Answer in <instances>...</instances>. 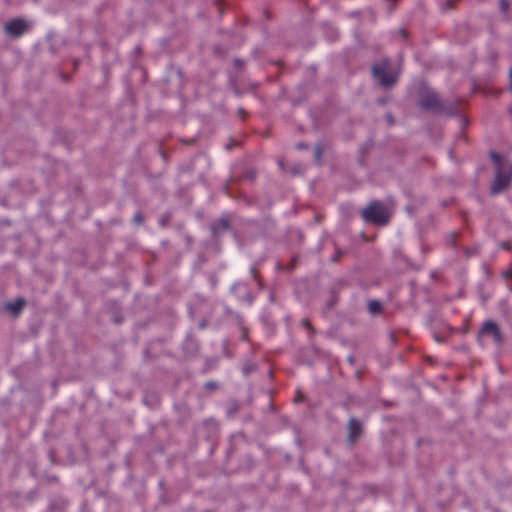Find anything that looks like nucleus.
Returning <instances> with one entry per match:
<instances>
[{"label":"nucleus","mask_w":512,"mask_h":512,"mask_svg":"<svg viewBox=\"0 0 512 512\" xmlns=\"http://www.w3.org/2000/svg\"><path fill=\"white\" fill-rule=\"evenodd\" d=\"M490 156L496 164L495 179L491 186V193L498 194L510 185L512 180V163L502 160L501 156L495 152H492Z\"/></svg>","instance_id":"nucleus-1"},{"label":"nucleus","mask_w":512,"mask_h":512,"mask_svg":"<svg viewBox=\"0 0 512 512\" xmlns=\"http://www.w3.org/2000/svg\"><path fill=\"white\" fill-rule=\"evenodd\" d=\"M392 212L381 201L370 202L362 211V218L365 222L377 226H385L389 223Z\"/></svg>","instance_id":"nucleus-2"},{"label":"nucleus","mask_w":512,"mask_h":512,"mask_svg":"<svg viewBox=\"0 0 512 512\" xmlns=\"http://www.w3.org/2000/svg\"><path fill=\"white\" fill-rule=\"evenodd\" d=\"M373 77L383 87H392L398 79V72L394 71L388 59H383L372 67Z\"/></svg>","instance_id":"nucleus-3"},{"label":"nucleus","mask_w":512,"mask_h":512,"mask_svg":"<svg viewBox=\"0 0 512 512\" xmlns=\"http://www.w3.org/2000/svg\"><path fill=\"white\" fill-rule=\"evenodd\" d=\"M419 105L422 109L434 112H442L443 106L438 97L434 92H427L422 96L419 101Z\"/></svg>","instance_id":"nucleus-4"},{"label":"nucleus","mask_w":512,"mask_h":512,"mask_svg":"<svg viewBox=\"0 0 512 512\" xmlns=\"http://www.w3.org/2000/svg\"><path fill=\"white\" fill-rule=\"evenodd\" d=\"M4 30L11 37L18 38L28 30V24L25 20L16 18L5 24Z\"/></svg>","instance_id":"nucleus-5"},{"label":"nucleus","mask_w":512,"mask_h":512,"mask_svg":"<svg viewBox=\"0 0 512 512\" xmlns=\"http://www.w3.org/2000/svg\"><path fill=\"white\" fill-rule=\"evenodd\" d=\"M481 335H488L493 338L497 344H501L503 341L502 333L499 326L494 321H486L480 331Z\"/></svg>","instance_id":"nucleus-6"},{"label":"nucleus","mask_w":512,"mask_h":512,"mask_svg":"<svg viewBox=\"0 0 512 512\" xmlns=\"http://www.w3.org/2000/svg\"><path fill=\"white\" fill-rule=\"evenodd\" d=\"M348 441L350 443H355L356 440L360 437L362 434V425L361 423L356 420L355 418H351L348 423Z\"/></svg>","instance_id":"nucleus-7"},{"label":"nucleus","mask_w":512,"mask_h":512,"mask_svg":"<svg viewBox=\"0 0 512 512\" xmlns=\"http://www.w3.org/2000/svg\"><path fill=\"white\" fill-rule=\"evenodd\" d=\"M25 306V300L22 298L16 299L14 302H10L6 305V308L13 314H19Z\"/></svg>","instance_id":"nucleus-8"},{"label":"nucleus","mask_w":512,"mask_h":512,"mask_svg":"<svg viewBox=\"0 0 512 512\" xmlns=\"http://www.w3.org/2000/svg\"><path fill=\"white\" fill-rule=\"evenodd\" d=\"M368 308L372 314H377L381 311V304L378 301L372 300L369 302Z\"/></svg>","instance_id":"nucleus-9"},{"label":"nucleus","mask_w":512,"mask_h":512,"mask_svg":"<svg viewBox=\"0 0 512 512\" xmlns=\"http://www.w3.org/2000/svg\"><path fill=\"white\" fill-rule=\"evenodd\" d=\"M205 388L207 390H216L218 388V383L214 381H209L205 383Z\"/></svg>","instance_id":"nucleus-10"},{"label":"nucleus","mask_w":512,"mask_h":512,"mask_svg":"<svg viewBox=\"0 0 512 512\" xmlns=\"http://www.w3.org/2000/svg\"><path fill=\"white\" fill-rule=\"evenodd\" d=\"M322 153H323L322 148L320 146H316V148H315V158H316V160L318 162L321 161Z\"/></svg>","instance_id":"nucleus-11"},{"label":"nucleus","mask_w":512,"mask_h":512,"mask_svg":"<svg viewBox=\"0 0 512 512\" xmlns=\"http://www.w3.org/2000/svg\"><path fill=\"white\" fill-rule=\"evenodd\" d=\"M343 254H344V253H343L342 251H340V250H339V251H337V252L335 253V255L332 257V261H333V262H337V261H339L340 257H341Z\"/></svg>","instance_id":"nucleus-12"},{"label":"nucleus","mask_w":512,"mask_h":512,"mask_svg":"<svg viewBox=\"0 0 512 512\" xmlns=\"http://www.w3.org/2000/svg\"><path fill=\"white\" fill-rule=\"evenodd\" d=\"M302 325L310 330H312V325L309 321V319L305 318L302 320Z\"/></svg>","instance_id":"nucleus-13"},{"label":"nucleus","mask_w":512,"mask_h":512,"mask_svg":"<svg viewBox=\"0 0 512 512\" xmlns=\"http://www.w3.org/2000/svg\"><path fill=\"white\" fill-rule=\"evenodd\" d=\"M503 277L506 279L512 278V269L506 270L502 273Z\"/></svg>","instance_id":"nucleus-14"},{"label":"nucleus","mask_w":512,"mask_h":512,"mask_svg":"<svg viewBox=\"0 0 512 512\" xmlns=\"http://www.w3.org/2000/svg\"><path fill=\"white\" fill-rule=\"evenodd\" d=\"M134 221H135L136 223H138V224H141V223L143 222V217H142V215H141V214H136V215L134 216Z\"/></svg>","instance_id":"nucleus-15"},{"label":"nucleus","mask_w":512,"mask_h":512,"mask_svg":"<svg viewBox=\"0 0 512 512\" xmlns=\"http://www.w3.org/2000/svg\"><path fill=\"white\" fill-rule=\"evenodd\" d=\"M220 225H221V227H222L223 229H228V227H229V223H228V221H227V220H222V221H220Z\"/></svg>","instance_id":"nucleus-16"},{"label":"nucleus","mask_w":512,"mask_h":512,"mask_svg":"<svg viewBox=\"0 0 512 512\" xmlns=\"http://www.w3.org/2000/svg\"><path fill=\"white\" fill-rule=\"evenodd\" d=\"M307 147H308V145H307V144H304V143H298V144H297V148H298V149H304V148H307Z\"/></svg>","instance_id":"nucleus-17"},{"label":"nucleus","mask_w":512,"mask_h":512,"mask_svg":"<svg viewBox=\"0 0 512 512\" xmlns=\"http://www.w3.org/2000/svg\"><path fill=\"white\" fill-rule=\"evenodd\" d=\"M507 8H508V4L505 1H503L502 2V10L506 11Z\"/></svg>","instance_id":"nucleus-18"},{"label":"nucleus","mask_w":512,"mask_h":512,"mask_svg":"<svg viewBox=\"0 0 512 512\" xmlns=\"http://www.w3.org/2000/svg\"><path fill=\"white\" fill-rule=\"evenodd\" d=\"M400 34L403 37H406V31L404 29L400 30Z\"/></svg>","instance_id":"nucleus-19"},{"label":"nucleus","mask_w":512,"mask_h":512,"mask_svg":"<svg viewBox=\"0 0 512 512\" xmlns=\"http://www.w3.org/2000/svg\"><path fill=\"white\" fill-rule=\"evenodd\" d=\"M510 87H511V90H512V69L510 70Z\"/></svg>","instance_id":"nucleus-20"},{"label":"nucleus","mask_w":512,"mask_h":512,"mask_svg":"<svg viewBox=\"0 0 512 512\" xmlns=\"http://www.w3.org/2000/svg\"><path fill=\"white\" fill-rule=\"evenodd\" d=\"M388 121L392 124L393 123V119L391 117L388 118Z\"/></svg>","instance_id":"nucleus-21"}]
</instances>
